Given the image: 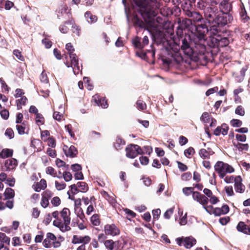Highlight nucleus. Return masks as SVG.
Segmentation results:
<instances>
[{"mask_svg":"<svg viewBox=\"0 0 250 250\" xmlns=\"http://www.w3.org/2000/svg\"><path fill=\"white\" fill-rule=\"evenodd\" d=\"M186 15L191 19L183 20V22L186 24L185 27H188V30L196 36L193 42L197 51L204 53L206 51V36L208 32V25L206 23L208 21L205 20L202 15L197 12L188 11Z\"/></svg>","mask_w":250,"mask_h":250,"instance_id":"f257e3e1","label":"nucleus"},{"mask_svg":"<svg viewBox=\"0 0 250 250\" xmlns=\"http://www.w3.org/2000/svg\"><path fill=\"white\" fill-rule=\"evenodd\" d=\"M134 8L143 18L148 21L155 17L160 6L158 0H133Z\"/></svg>","mask_w":250,"mask_h":250,"instance_id":"f03ea898","label":"nucleus"},{"mask_svg":"<svg viewBox=\"0 0 250 250\" xmlns=\"http://www.w3.org/2000/svg\"><path fill=\"white\" fill-rule=\"evenodd\" d=\"M179 26L177 27L176 34L179 40L178 45L181 44V48L183 50L184 54L190 57L192 55L193 53V49L192 48L193 44L194 45L193 39L196 38L194 37L191 39L190 36L188 34H183V30L186 28L188 29V27H185L186 24L182 21L179 22ZM177 43V42H176Z\"/></svg>","mask_w":250,"mask_h":250,"instance_id":"7ed1b4c3","label":"nucleus"},{"mask_svg":"<svg viewBox=\"0 0 250 250\" xmlns=\"http://www.w3.org/2000/svg\"><path fill=\"white\" fill-rule=\"evenodd\" d=\"M232 19V17L229 15L223 13L218 14L208 28V32L207 34L210 35L218 34L221 31L220 27L230 23Z\"/></svg>","mask_w":250,"mask_h":250,"instance_id":"20e7f679","label":"nucleus"},{"mask_svg":"<svg viewBox=\"0 0 250 250\" xmlns=\"http://www.w3.org/2000/svg\"><path fill=\"white\" fill-rule=\"evenodd\" d=\"M200 10H203L204 12V16L205 17V20L208 21L206 23L208 25V28L211 24L217 15L218 11L216 7H213V4H211V6L207 5V4L204 5L203 8H199Z\"/></svg>","mask_w":250,"mask_h":250,"instance_id":"39448f33","label":"nucleus"},{"mask_svg":"<svg viewBox=\"0 0 250 250\" xmlns=\"http://www.w3.org/2000/svg\"><path fill=\"white\" fill-rule=\"evenodd\" d=\"M214 169L220 178H224L227 173L234 171V168L230 165L222 161H218L214 165Z\"/></svg>","mask_w":250,"mask_h":250,"instance_id":"423d86ee","label":"nucleus"},{"mask_svg":"<svg viewBox=\"0 0 250 250\" xmlns=\"http://www.w3.org/2000/svg\"><path fill=\"white\" fill-rule=\"evenodd\" d=\"M209 35L210 45L213 47H224L229 43V41L227 37H222L220 35Z\"/></svg>","mask_w":250,"mask_h":250,"instance_id":"0eeeda50","label":"nucleus"},{"mask_svg":"<svg viewBox=\"0 0 250 250\" xmlns=\"http://www.w3.org/2000/svg\"><path fill=\"white\" fill-rule=\"evenodd\" d=\"M125 151L126 157L131 159L135 158L139 154L144 153L142 149L137 145L130 144L128 145L126 147Z\"/></svg>","mask_w":250,"mask_h":250,"instance_id":"6e6552de","label":"nucleus"},{"mask_svg":"<svg viewBox=\"0 0 250 250\" xmlns=\"http://www.w3.org/2000/svg\"><path fill=\"white\" fill-rule=\"evenodd\" d=\"M176 242L180 246H183L187 249H190L196 244V240L193 237L189 236L185 238H178L176 239Z\"/></svg>","mask_w":250,"mask_h":250,"instance_id":"1a4fd4ad","label":"nucleus"},{"mask_svg":"<svg viewBox=\"0 0 250 250\" xmlns=\"http://www.w3.org/2000/svg\"><path fill=\"white\" fill-rule=\"evenodd\" d=\"M211 3L212 4H217L219 3L220 11L224 14H228L232 9L231 4L229 2L228 0H222L220 2L218 1V0H212Z\"/></svg>","mask_w":250,"mask_h":250,"instance_id":"9d476101","label":"nucleus"},{"mask_svg":"<svg viewBox=\"0 0 250 250\" xmlns=\"http://www.w3.org/2000/svg\"><path fill=\"white\" fill-rule=\"evenodd\" d=\"M18 165V162L14 158L9 159L5 161L4 165L2 166L1 169L4 171L14 170Z\"/></svg>","mask_w":250,"mask_h":250,"instance_id":"9b49d317","label":"nucleus"},{"mask_svg":"<svg viewBox=\"0 0 250 250\" xmlns=\"http://www.w3.org/2000/svg\"><path fill=\"white\" fill-rule=\"evenodd\" d=\"M192 198L194 200L201 204L203 207L207 205L209 201L207 197L197 191L193 192Z\"/></svg>","mask_w":250,"mask_h":250,"instance_id":"f8f14e48","label":"nucleus"},{"mask_svg":"<svg viewBox=\"0 0 250 250\" xmlns=\"http://www.w3.org/2000/svg\"><path fill=\"white\" fill-rule=\"evenodd\" d=\"M104 232L106 235L116 236L120 233V230L114 224H107L104 227Z\"/></svg>","mask_w":250,"mask_h":250,"instance_id":"ddd939ff","label":"nucleus"},{"mask_svg":"<svg viewBox=\"0 0 250 250\" xmlns=\"http://www.w3.org/2000/svg\"><path fill=\"white\" fill-rule=\"evenodd\" d=\"M234 188L236 192L243 193L245 191V186L242 184V179L240 176H237L234 179Z\"/></svg>","mask_w":250,"mask_h":250,"instance_id":"4468645a","label":"nucleus"},{"mask_svg":"<svg viewBox=\"0 0 250 250\" xmlns=\"http://www.w3.org/2000/svg\"><path fill=\"white\" fill-rule=\"evenodd\" d=\"M90 241V238L88 236H79L78 235H74L73 237L72 243L76 244L78 243H83V244H86Z\"/></svg>","mask_w":250,"mask_h":250,"instance_id":"2eb2a0df","label":"nucleus"},{"mask_svg":"<svg viewBox=\"0 0 250 250\" xmlns=\"http://www.w3.org/2000/svg\"><path fill=\"white\" fill-rule=\"evenodd\" d=\"M236 229L238 231L243 232L244 234H250V228L242 221L239 222L236 227Z\"/></svg>","mask_w":250,"mask_h":250,"instance_id":"dca6fc26","label":"nucleus"},{"mask_svg":"<svg viewBox=\"0 0 250 250\" xmlns=\"http://www.w3.org/2000/svg\"><path fill=\"white\" fill-rule=\"evenodd\" d=\"M61 216L63 220V222L66 224L70 223V211L68 208H64L60 212Z\"/></svg>","mask_w":250,"mask_h":250,"instance_id":"f3484780","label":"nucleus"},{"mask_svg":"<svg viewBox=\"0 0 250 250\" xmlns=\"http://www.w3.org/2000/svg\"><path fill=\"white\" fill-rule=\"evenodd\" d=\"M214 154V152L210 148L206 149H201L199 152L200 156L203 159L208 158L210 156Z\"/></svg>","mask_w":250,"mask_h":250,"instance_id":"a211bd4d","label":"nucleus"},{"mask_svg":"<svg viewBox=\"0 0 250 250\" xmlns=\"http://www.w3.org/2000/svg\"><path fill=\"white\" fill-rule=\"evenodd\" d=\"M93 98L98 105L101 106L104 108L107 107L108 104L104 98L99 99V96L97 95H95L93 97Z\"/></svg>","mask_w":250,"mask_h":250,"instance_id":"6ab92c4d","label":"nucleus"},{"mask_svg":"<svg viewBox=\"0 0 250 250\" xmlns=\"http://www.w3.org/2000/svg\"><path fill=\"white\" fill-rule=\"evenodd\" d=\"M63 150L67 156H69L72 158L75 157L78 153L77 148L73 146H71L67 150L66 149H63Z\"/></svg>","mask_w":250,"mask_h":250,"instance_id":"aec40b11","label":"nucleus"},{"mask_svg":"<svg viewBox=\"0 0 250 250\" xmlns=\"http://www.w3.org/2000/svg\"><path fill=\"white\" fill-rule=\"evenodd\" d=\"M84 18L89 23H95L97 21V16L92 15L89 11L85 13Z\"/></svg>","mask_w":250,"mask_h":250,"instance_id":"412c9836","label":"nucleus"},{"mask_svg":"<svg viewBox=\"0 0 250 250\" xmlns=\"http://www.w3.org/2000/svg\"><path fill=\"white\" fill-rule=\"evenodd\" d=\"M233 145L239 151H248L249 148V145L248 144L233 142Z\"/></svg>","mask_w":250,"mask_h":250,"instance_id":"4be33fe9","label":"nucleus"},{"mask_svg":"<svg viewBox=\"0 0 250 250\" xmlns=\"http://www.w3.org/2000/svg\"><path fill=\"white\" fill-rule=\"evenodd\" d=\"M13 151L12 149L4 148L2 150L0 153V157L3 159L11 157L13 155Z\"/></svg>","mask_w":250,"mask_h":250,"instance_id":"5701e85b","label":"nucleus"},{"mask_svg":"<svg viewBox=\"0 0 250 250\" xmlns=\"http://www.w3.org/2000/svg\"><path fill=\"white\" fill-rule=\"evenodd\" d=\"M4 195L5 196V199H12L15 196L14 190L11 188H7L5 190Z\"/></svg>","mask_w":250,"mask_h":250,"instance_id":"b1692460","label":"nucleus"},{"mask_svg":"<svg viewBox=\"0 0 250 250\" xmlns=\"http://www.w3.org/2000/svg\"><path fill=\"white\" fill-rule=\"evenodd\" d=\"M132 44L135 48L142 49L144 48L142 42H141V38L139 37H136L132 40Z\"/></svg>","mask_w":250,"mask_h":250,"instance_id":"393cba45","label":"nucleus"},{"mask_svg":"<svg viewBox=\"0 0 250 250\" xmlns=\"http://www.w3.org/2000/svg\"><path fill=\"white\" fill-rule=\"evenodd\" d=\"M125 144V142L124 140L119 137H117L116 142L114 143V147L117 150H120L123 146Z\"/></svg>","mask_w":250,"mask_h":250,"instance_id":"a878e982","label":"nucleus"},{"mask_svg":"<svg viewBox=\"0 0 250 250\" xmlns=\"http://www.w3.org/2000/svg\"><path fill=\"white\" fill-rule=\"evenodd\" d=\"M27 101V98L25 96H22L21 99L16 100V104L18 109H21L22 108V105L25 104Z\"/></svg>","mask_w":250,"mask_h":250,"instance_id":"bb28decb","label":"nucleus"},{"mask_svg":"<svg viewBox=\"0 0 250 250\" xmlns=\"http://www.w3.org/2000/svg\"><path fill=\"white\" fill-rule=\"evenodd\" d=\"M132 21L135 26H137L140 27H143L144 26V22L142 20L140 19L137 16H134Z\"/></svg>","mask_w":250,"mask_h":250,"instance_id":"cd10ccee","label":"nucleus"},{"mask_svg":"<svg viewBox=\"0 0 250 250\" xmlns=\"http://www.w3.org/2000/svg\"><path fill=\"white\" fill-rule=\"evenodd\" d=\"M75 213L78 217L83 220L84 218V215L82 208L80 207H75Z\"/></svg>","mask_w":250,"mask_h":250,"instance_id":"c85d7f7f","label":"nucleus"},{"mask_svg":"<svg viewBox=\"0 0 250 250\" xmlns=\"http://www.w3.org/2000/svg\"><path fill=\"white\" fill-rule=\"evenodd\" d=\"M115 242L112 240H107L104 241V245L108 250H113Z\"/></svg>","mask_w":250,"mask_h":250,"instance_id":"c756f323","label":"nucleus"},{"mask_svg":"<svg viewBox=\"0 0 250 250\" xmlns=\"http://www.w3.org/2000/svg\"><path fill=\"white\" fill-rule=\"evenodd\" d=\"M77 187L80 188L79 191L86 192L87 191L88 188L87 184L83 182H79L77 183Z\"/></svg>","mask_w":250,"mask_h":250,"instance_id":"7c9ffc66","label":"nucleus"},{"mask_svg":"<svg viewBox=\"0 0 250 250\" xmlns=\"http://www.w3.org/2000/svg\"><path fill=\"white\" fill-rule=\"evenodd\" d=\"M26 127V122H23L21 125H17L16 128L19 134L22 135L25 133V129Z\"/></svg>","mask_w":250,"mask_h":250,"instance_id":"2f4dec72","label":"nucleus"},{"mask_svg":"<svg viewBox=\"0 0 250 250\" xmlns=\"http://www.w3.org/2000/svg\"><path fill=\"white\" fill-rule=\"evenodd\" d=\"M69 57L71 60V67H73V66H76L79 64L78 58L76 54H70V55H69Z\"/></svg>","mask_w":250,"mask_h":250,"instance_id":"473e14b6","label":"nucleus"},{"mask_svg":"<svg viewBox=\"0 0 250 250\" xmlns=\"http://www.w3.org/2000/svg\"><path fill=\"white\" fill-rule=\"evenodd\" d=\"M68 7L66 4L61 5L60 9L58 11L57 17L58 19H60V17L63 13H67Z\"/></svg>","mask_w":250,"mask_h":250,"instance_id":"72a5a7b5","label":"nucleus"},{"mask_svg":"<svg viewBox=\"0 0 250 250\" xmlns=\"http://www.w3.org/2000/svg\"><path fill=\"white\" fill-rule=\"evenodd\" d=\"M46 172L47 174H50L53 177H57L59 178H61L62 176H57V172L55 171L54 168L51 167H48L46 169Z\"/></svg>","mask_w":250,"mask_h":250,"instance_id":"f704fd0d","label":"nucleus"},{"mask_svg":"<svg viewBox=\"0 0 250 250\" xmlns=\"http://www.w3.org/2000/svg\"><path fill=\"white\" fill-rule=\"evenodd\" d=\"M183 11L185 12V15L187 14V12L191 11L192 6L191 3L190 4L187 1H185L181 5Z\"/></svg>","mask_w":250,"mask_h":250,"instance_id":"c9c22d12","label":"nucleus"},{"mask_svg":"<svg viewBox=\"0 0 250 250\" xmlns=\"http://www.w3.org/2000/svg\"><path fill=\"white\" fill-rule=\"evenodd\" d=\"M210 119L209 113L207 112H204L200 118L201 121L206 124L209 123Z\"/></svg>","mask_w":250,"mask_h":250,"instance_id":"e433bc0d","label":"nucleus"},{"mask_svg":"<svg viewBox=\"0 0 250 250\" xmlns=\"http://www.w3.org/2000/svg\"><path fill=\"white\" fill-rule=\"evenodd\" d=\"M136 104L137 108L139 110H143L146 107V103L142 100H138L136 103Z\"/></svg>","mask_w":250,"mask_h":250,"instance_id":"4c0bfd02","label":"nucleus"},{"mask_svg":"<svg viewBox=\"0 0 250 250\" xmlns=\"http://www.w3.org/2000/svg\"><path fill=\"white\" fill-rule=\"evenodd\" d=\"M46 187V181L44 179H42L36 189V191L39 192L41 189H44Z\"/></svg>","mask_w":250,"mask_h":250,"instance_id":"58836bf2","label":"nucleus"},{"mask_svg":"<svg viewBox=\"0 0 250 250\" xmlns=\"http://www.w3.org/2000/svg\"><path fill=\"white\" fill-rule=\"evenodd\" d=\"M194 153L195 150L192 147H189L184 151V154L187 158H190Z\"/></svg>","mask_w":250,"mask_h":250,"instance_id":"ea45409f","label":"nucleus"},{"mask_svg":"<svg viewBox=\"0 0 250 250\" xmlns=\"http://www.w3.org/2000/svg\"><path fill=\"white\" fill-rule=\"evenodd\" d=\"M0 240L3 243L7 245L10 244V239L6 234L2 232H0Z\"/></svg>","mask_w":250,"mask_h":250,"instance_id":"a19ab883","label":"nucleus"},{"mask_svg":"<svg viewBox=\"0 0 250 250\" xmlns=\"http://www.w3.org/2000/svg\"><path fill=\"white\" fill-rule=\"evenodd\" d=\"M241 18L242 20L246 22L248 21L249 19V17L247 16L246 11L245 8H242L240 13Z\"/></svg>","mask_w":250,"mask_h":250,"instance_id":"79ce46f5","label":"nucleus"},{"mask_svg":"<svg viewBox=\"0 0 250 250\" xmlns=\"http://www.w3.org/2000/svg\"><path fill=\"white\" fill-rule=\"evenodd\" d=\"M91 222L94 226H98L100 224V220L98 214H94L91 217Z\"/></svg>","mask_w":250,"mask_h":250,"instance_id":"37998d69","label":"nucleus"},{"mask_svg":"<svg viewBox=\"0 0 250 250\" xmlns=\"http://www.w3.org/2000/svg\"><path fill=\"white\" fill-rule=\"evenodd\" d=\"M5 135L9 138V139H11L14 137V133L12 129L11 128H7L4 133Z\"/></svg>","mask_w":250,"mask_h":250,"instance_id":"c03bdc74","label":"nucleus"},{"mask_svg":"<svg viewBox=\"0 0 250 250\" xmlns=\"http://www.w3.org/2000/svg\"><path fill=\"white\" fill-rule=\"evenodd\" d=\"M230 124L233 127H240L242 125V122L238 119H232L230 121Z\"/></svg>","mask_w":250,"mask_h":250,"instance_id":"a18cd8bd","label":"nucleus"},{"mask_svg":"<svg viewBox=\"0 0 250 250\" xmlns=\"http://www.w3.org/2000/svg\"><path fill=\"white\" fill-rule=\"evenodd\" d=\"M69 224H66L64 222L59 228L62 232L68 231L71 229L70 227L69 226Z\"/></svg>","mask_w":250,"mask_h":250,"instance_id":"49530a36","label":"nucleus"},{"mask_svg":"<svg viewBox=\"0 0 250 250\" xmlns=\"http://www.w3.org/2000/svg\"><path fill=\"white\" fill-rule=\"evenodd\" d=\"M183 192L186 196L189 195L191 193H193V188L192 187H186L183 188Z\"/></svg>","mask_w":250,"mask_h":250,"instance_id":"de8ad7c7","label":"nucleus"},{"mask_svg":"<svg viewBox=\"0 0 250 250\" xmlns=\"http://www.w3.org/2000/svg\"><path fill=\"white\" fill-rule=\"evenodd\" d=\"M65 49L67 50L69 55L71 54H74V48L71 43H67L65 45Z\"/></svg>","mask_w":250,"mask_h":250,"instance_id":"09e8293b","label":"nucleus"},{"mask_svg":"<svg viewBox=\"0 0 250 250\" xmlns=\"http://www.w3.org/2000/svg\"><path fill=\"white\" fill-rule=\"evenodd\" d=\"M235 113L240 116H244L245 114V110L241 105H239L236 108Z\"/></svg>","mask_w":250,"mask_h":250,"instance_id":"8fccbe9b","label":"nucleus"},{"mask_svg":"<svg viewBox=\"0 0 250 250\" xmlns=\"http://www.w3.org/2000/svg\"><path fill=\"white\" fill-rule=\"evenodd\" d=\"M53 117L55 120L60 121L63 117V113L61 112L54 111Z\"/></svg>","mask_w":250,"mask_h":250,"instance_id":"3c124183","label":"nucleus"},{"mask_svg":"<svg viewBox=\"0 0 250 250\" xmlns=\"http://www.w3.org/2000/svg\"><path fill=\"white\" fill-rule=\"evenodd\" d=\"M40 80L42 83H48V79L47 75L44 71H43L40 76Z\"/></svg>","mask_w":250,"mask_h":250,"instance_id":"603ef678","label":"nucleus"},{"mask_svg":"<svg viewBox=\"0 0 250 250\" xmlns=\"http://www.w3.org/2000/svg\"><path fill=\"white\" fill-rule=\"evenodd\" d=\"M51 203L55 207H57L59 206L61 204V200L60 199L56 196L54 197L51 200Z\"/></svg>","mask_w":250,"mask_h":250,"instance_id":"864d4df0","label":"nucleus"},{"mask_svg":"<svg viewBox=\"0 0 250 250\" xmlns=\"http://www.w3.org/2000/svg\"><path fill=\"white\" fill-rule=\"evenodd\" d=\"M55 186L58 190H61L64 189L66 187V184L64 182L59 183L58 181H55Z\"/></svg>","mask_w":250,"mask_h":250,"instance_id":"5fc2aeb1","label":"nucleus"},{"mask_svg":"<svg viewBox=\"0 0 250 250\" xmlns=\"http://www.w3.org/2000/svg\"><path fill=\"white\" fill-rule=\"evenodd\" d=\"M72 32L74 33H76L78 36L80 35L81 28L79 26L74 24L72 26Z\"/></svg>","mask_w":250,"mask_h":250,"instance_id":"6e6d98bb","label":"nucleus"},{"mask_svg":"<svg viewBox=\"0 0 250 250\" xmlns=\"http://www.w3.org/2000/svg\"><path fill=\"white\" fill-rule=\"evenodd\" d=\"M62 176L66 182L70 181L72 178V175L69 172H64Z\"/></svg>","mask_w":250,"mask_h":250,"instance_id":"4d7b16f0","label":"nucleus"},{"mask_svg":"<svg viewBox=\"0 0 250 250\" xmlns=\"http://www.w3.org/2000/svg\"><path fill=\"white\" fill-rule=\"evenodd\" d=\"M173 211L174 209L173 208H169L165 212L164 214V217L167 219H169L171 215L173 214Z\"/></svg>","mask_w":250,"mask_h":250,"instance_id":"13d9d810","label":"nucleus"},{"mask_svg":"<svg viewBox=\"0 0 250 250\" xmlns=\"http://www.w3.org/2000/svg\"><path fill=\"white\" fill-rule=\"evenodd\" d=\"M220 127L221 128V134L223 135H227L229 129V126L227 125L223 124L220 126Z\"/></svg>","mask_w":250,"mask_h":250,"instance_id":"bf43d9fd","label":"nucleus"},{"mask_svg":"<svg viewBox=\"0 0 250 250\" xmlns=\"http://www.w3.org/2000/svg\"><path fill=\"white\" fill-rule=\"evenodd\" d=\"M13 54L20 61H23L24 60V57L18 50H14Z\"/></svg>","mask_w":250,"mask_h":250,"instance_id":"052dcab7","label":"nucleus"},{"mask_svg":"<svg viewBox=\"0 0 250 250\" xmlns=\"http://www.w3.org/2000/svg\"><path fill=\"white\" fill-rule=\"evenodd\" d=\"M192 175L191 173L189 172H186L182 174L181 176V178L182 180L184 181H188L191 178Z\"/></svg>","mask_w":250,"mask_h":250,"instance_id":"680f3d73","label":"nucleus"},{"mask_svg":"<svg viewBox=\"0 0 250 250\" xmlns=\"http://www.w3.org/2000/svg\"><path fill=\"white\" fill-rule=\"evenodd\" d=\"M36 121L37 124H43L44 123V119L41 114H37L36 117Z\"/></svg>","mask_w":250,"mask_h":250,"instance_id":"e2e57ef3","label":"nucleus"},{"mask_svg":"<svg viewBox=\"0 0 250 250\" xmlns=\"http://www.w3.org/2000/svg\"><path fill=\"white\" fill-rule=\"evenodd\" d=\"M161 213V210L160 209H156L152 211L153 216V220H158L160 214Z\"/></svg>","mask_w":250,"mask_h":250,"instance_id":"0e129e2a","label":"nucleus"},{"mask_svg":"<svg viewBox=\"0 0 250 250\" xmlns=\"http://www.w3.org/2000/svg\"><path fill=\"white\" fill-rule=\"evenodd\" d=\"M0 114L1 117L5 120L7 119L9 117V111L6 109H4L1 111Z\"/></svg>","mask_w":250,"mask_h":250,"instance_id":"69168bd1","label":"nucleus"},{"mask_svg":"<svg viewBox=\"0 0 250 250\" xmlns=\"http://www.w3.org/2000/svg\"><path fill=\"white\" fill-rule=\"evenodd\" d=\"M235 138L238 141L245 142L246 141L247 137L245 135L236 134Z\"/></svg>","mask_w":250,"mask_h":250,"instance_id":"338daca9","label":"nucleus"},{"mask_svg":"<svg viewBox=\"0 0 250 250\" xmlns=\"http://www.w3.org/2000/svg\"><path fill=\"white\" fill-rule=\"evenodd\" d=\"M14 3L9 0H6L4 4V8L5 10H9L14 6Z\"/></svg>","mask_w":250,"mask_h":250,"instance_id":"774afa93","label":"nucleus"}]
</instances>
